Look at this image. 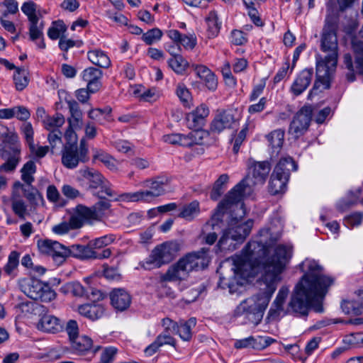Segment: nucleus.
Masks as SVG:
<instances>
[{
    "label": "nucleus",
    "instance_id": "nucleus-43",
    "mask_svg": "<svg viewBox=\"0 0 363 363\" xmlns=\"http://www.w3.org/2000/svg\"><path fill=\"white\" fill-rule=\"evenodd\" d=\"M277 340L269 336H251V348L256 350H263Z\"/></svg>",
    "mask_w": 363,
    "mask_h": 363
},
{
    "label": "nucleus",
    "instance_id": "nucleus-33",
    "mask_svg": "<svg viewBox=\"0 0 363 363\" xmlns=\"http://www.w3.org/2000/svg\"><path fill=\"white\" fill-rule=\"evenodd\" d=\"M168 65L178 74H184L189 66V62L180 55H176L169 59Z\"/></svg>",
    "mask_w": 363,
    "mask_h": 363
},
{
    "label": "nucleus",
    "instance_id": "nucleus-6",
    "mask_svg": "<svg viewBox=\"0 0 363 363\" xmlns=\"http://www.w3.org/2000/svg\"><path fill=\"white\" fill-rule=\"evenodd\" d=\"M167 182V180L164 178L146 180L143 182V186L146 188L145 189L123 194L120 196L119 199L128 202L150 203L164 193V186Z\"/></svg>",
    "mask_w": 363,
    "mask_h": 363
},
{
    "label": "nucleus",
    "instance_id": "nucleus-55",
    "mask_svg": "<svg viewBox=\"0 0 363 363\" xmlns=\"http://www.w3.org/2000/svg\"><path fill=\"white\" fill-rule=\"evenodd\" d=\"M111 109H109L106 113L99 108L92 109L89 112V117L95 120L99 123H103L104 120L110 121L111 120Z\"/></svg>",
    "mask_w": 363,
    "mask_h": 363
},
{
    "label": "nucleus",
    "instance_id": "nucleus-41",
    "mask_svg": "<svg viewBox=\"0 0 363 363\" xmlns=\"http://www.w3.org/2000/svg\"><path fill=\"white\" fill-rule=\"evenodd\" d=\"M21 179L28 185L34 181V174L36 172V165L32 160L27 162L21 169Z\"/></svg>",
    "mask_w": 363,
    "mask_h": 363
},
{
    "label": "nucleus",
    "instance_id": "nucleus-30",
    "mask_svg": "<svg viewBox=\"0 0 363 363\" xmlns=\"http://www.w3.org/2000/svg\"><path fill=\"white\" fill-rule=\"evenodd\" d=\"M70 342L72 349L77 354L87 352L92 347V340L86 335L78 336Z\"/></svg>",
    "mask_w": 363,
    "mask_h": 363
},
{
    "label": "nucleus",
    "instance_id": "nucleus-10",
    "mask_svg": "<svg viewBox=\"0 0 363 363\" xmlns=\"http://www.w3.org/2000/svg\"><path fill=\"white\" fill-rule=\"evenodd\" d=\"M78 174L81 177L89 183L90 189L101 188V191L99 192V197L104 198L105 196L117 199L115 198L116 194L111 188L108 182L105 180L104 177L97 170L84 167L79 170Z\"/></svg>",
    "mask_w": 363,
    "mask_h": 363
},
{
    "label": "nucleus",
    "instance_id": "nucleus-57",
    "mask_svg": "<svg viewBox=\"0 0 363 363\" xmlns=\"http://www.w3.org/2000/svg\"><path fill=\"white\" fill-rule=\"evenodd\" d=\"M289 289L286 286H282L274 301V305L276 307L277 311H280L283 310L284 303L286 297L288 296Z\"/></svg>",
    "mask_w": 363,
    "mask_h": 363
},
{
    "label": "nucleus",
    "instance_id": "nucleus-47",
    "mask_svg": "<svg viewBox=\"0 0 363 363\" xmlns=\"http://www.w3.org/2000/svg\"><path fill=\"white\" fill-rule=\"evenodd\" d=\"M0 138L2 139L4 147H7L8 143H13L18 140V135L13 130H10L6 126L0 123Z\"/></svg>",
    "mask_w": 363,
    "mask_h": 363
},
{
    "label": "nucleus",
    "instance_id": "nucleus-9",
    "mask_svg": "<svg viewBox=\"0 0 363 363\" xmlns=\"http://www.w3.org/2000/svg\"><path fill=\"white\" fill-rule=\"evenodd\" d=\"M21 291L28 297L43 302H50L56 298L55 291L48 284L38 279L22 278L18 281Z\"/></svg>",
    "mask_w": 363,
    "mask_h": 363
},
{
    "label": "nucleus",
    "instance_id": "nucleus-59",
    "mask_svg": "<svg viewBox=\"0 0 363 363\" xmlns=\"http://www.w3.org/2000/svg\"><path fill=\"white\" fill-rule=\"evenodd\" d=\"M293 70H291V67H290L289 60L287 59L284 63L282 65L281 67L278 70L277 74L274 77V82L275 83H279L282 79H284L288 74H291Z\"/></svg>",
    "mask_w": 363,
    "mask_h": 363
},
{
    "label": "nucleus",
    "instance_id": "nucleus-35",
    "mask_svg": "<svg viewBox=\"0 0 363 363\" xmlns=\"http://www.w3.org/2000/svg\"><path fill=\"white\" fill-rule=\"evenodd\" d=\"M18 11V4L16 0H4L0 2V21L1 23H9L3 18L9 14H14Z\"/></svg>",
    "mask_w": 363,
    "mask_h": 363
},
{
    "label": "nucleus",
    "instance_id": "nucleus-37",
    "mask_svg": "<svg viewBox=\"0 0 363 363\" xmlns=\"http://www.w3.org/2000/svg\"><path fill=\"white\" fill-rule=\"evenodd\" d=\"M60 291L65 294H71L74 296L83 297L87 296L84 286L79 282L67 283L60 288Z\"/></svg>",
    "mask_w": 363,
    "mask_h": 363
},
{
    "label": "nucleus",
    "instance_id": "nucleus-42",
    "mask_svg": "<svg viewBox=\"0 0 363 363\" xmlns=\"http://www.w3.org/2000/svg\"><path fill=\"white\" fill-rule=\"evenodd\" d=\"M53 254L51 255L53 261L58 265L62 264L67 257H70V247L59 243L56 245Z\"/></svg>",
    "mask_w": 363,
    "mask_h": 363
},
{
    "label": "nucleus",
    "instance_id": "nucleus-52",
    "mask_svg": "<svg viewBox=\"0 0 363 363\" xmlns=\"http://www.w3.org/2000/svg\"><path fill=\"white\" fill-rule=\"evenodd\" d=\"M116 236L113 234L106 235L91 240V245L94 249H99L114 242Z\"/></svg>",
    "mask_w": 363,
    "mask_h": 363
},
{
    "label": "nucleus",
    "instance_id": "nucleus-50",
    "mask_svg": "<svg viewBox=\"0 0 363 363\" xmlns=\"http://www.w3.org/2000/svg\"><path fill=\"white\" fill-rule=\"evenodd\" d=\"M38 357L45 361H55L60 358L61 350L55 347H47Z\"/></svg>",
    "mask_w": 363,
    "mask_h": 363
},
{
    "label": "nucleus",
    "instance_id": "nucleus-46",
    "mask_svg": "<svg viewBox=\"0 0 363 363\" xmlns=\"http://www.w3.org/2000/svg\"><path fill=\"white\" fill-rule=\"evenodd\" d=\"M176 94L185 106H189L191 100V95L184 83H178L176 87Z\"/></svg>",
    "mask_w": 363,
    "mask_h": 363
},
{
    "label": "nucleus",
    "instance_id": "nucleus-11",
    "mask_svg": "<svg viewBox=\"0 0 363 363\" xmlns=\"http://www.w3.org/2000/svg\"><path fill=\"white\" fill-rule=\"evenodd\" d=\"M313 109L310 106H304L294 116L291 122L289 133L295 138L303 135L308 130L311 118Z\"/></svg>",
    "mask_w": 363,
    "mask_h": 363
},
{
    "label": "nucleus",
    "instance_id": "nucleus-27",
    "mask_svg": "<svg viewBox=\"0 0 363 363\" xmlns=\"http://www.w3.org/2000/svg\"><path fill=\"white\" fill-rule=\"evenodd\" d=\"M89 61L100 67L107 68L111 65V60L107 54L99 49H94L87 52Z\"/></svg>",
    "mask_w": 363,
    "mask_h": 363
},
{
    "label": "nucleus",
    "instance_id": "nucleus-2",
    "mask_svg": "<svg viewBox=\"0 0 363 363\" xmlns=\"http://www.w3.org/2000/svg\"><path fill=\"white\" fill-rule=\"evenodd\" d=\"M247 165V177L232 189L218 203L211 220L205 226L206 229L210 226L215 229L222 220L224 214H228V227L217 245L220 251L234 250L236 245L242 243L250 234L253 220L249 219L242 221L246 214L242 201L251 194L254 186L265 182L271 170L270 164L266 161L256 162L250 160Z\"/></svg>",
    "mask_w": 363,
    "mask_h": 363
},
{
    "label": "nucleus",
    "instance_id": "nucleus-53",
    "mask_svg": "<svg viewBox=\"0 0 363 363\" xmlns=\"http://www.w3.org/2000/svg\"><path fill=\"white\" fill-rule=\"evenodd\" d=\"M162 33L159 28L149 30L142 36V39L147 45L153 44L160 40Z\"/></svg>",
    "mask_w": 363,
    "mask_h": 363
},
{
    "label": "nucleus",
    "instance_id": "nucleus-29",
    "mask_svg": "<svg viewBox=\"0 0 363 363\" xmlns=\"http://www.w3.org/2000/svg\"><path fill=\"white\" fill-rule=\"evenodd\" d=\"M18 264L19 254L16 251H12L8 257L7 262L3 267L4 274L11 278H14L17 275Z\"/></svg>",
    "mask_w": 363,
    "mask_h": 363
},
{
    "label": "nucleus",
    "instance_id": "nucleus-34",
    "mask_svg": "<svg viewBox=\"0 0 363 363\" xmlns=\"http://www.w3.org/2000/svg\"><path fill=\"white\" fill-rule=\"evenodd\" d=\"M13 78L16 89L18 91L23 90L28 84V72L23 67L16 68Z\"/></svg>",
    "mask_w": 363,
    "mask_h": 363
},
{
    "label": "nucleus",
    "instance_id": "nucleus-16",
    "mask_svg": "<svg viewBox=\"0 0 363 363\" xmlns=\"http://www.w3.org/2000/svg\"><path fill=\"white\" fill-rule=\"evenodd\" d=\"M191 67L208 89L210 91L216 89L218 86L217 77L208 67L203 65L195 64H193Z\"/></svg>",
    "mask_w": 363,
    "mask_h": 363
},
{
    "label": "nucleus",
    "instance_id": "nucleus-5",
    "mask_svg": "<svg viewBox=\"0 0 363 363\" xmlns=\"http://www.w3.org/2000/svg\"><path fill=\"white\" fill-rule=\"evenodd\" d=\"M210 262L208 250L202 248L198 252L189 253L172 265L165 274L167 281H178L186 279L189 273L206 268Z\"/></svg>",
    "mask_w": 363,
    "mask_h": 363
},
{
    "label": "nucleus",
    "instance_id": "nucleus-64",
    "mask_svg": "<svg viewBox=\"0 0 363 363\" xmlns=\"http://www.w3.org/2000/svg\"><path fill=\"white\" fill-rule=\"evenodd\" d=\"M117 349L114 347L104 348L101 356V363H111L116 355Z\"/></svg>",
    "mask_w": 363,
    "mask_h": 363
},
{
    "label": "nucleus",
    "instance_id": "nucleus-49",
    "mask_svg": "<svg viewBox=\"0 0 363 363\" xmlns=\"http://www.w3.org/2000/svg\"><path fill=\"white\" fill-rule=\"evenodd\" d=\"M37 4L32 1H28L23 4L21 6L22 12L28 16L30 23H38V18L35 16V9Z\"/></svg>",
    "mask_w": 363,
    "mask_h": 363
},
{
    "label": "nucleus",
    "instance_id": "nucleus-17",
    "mask_svg": "<svg viewBox=\"0 0 363 363\" xmlns=\"http://www.w3.org/2000/svg\"><path fill=\"white\" fill-rule=\"evenodd\" d=\"M84 225V222L76 207L74 213L71 216L69 221H63L52 228V231L56 234L62 235L67 233L69 230L80 228Z\"/></svg>",
    "mask_w": 363,
    "mask_h": 363
},
{
    "label": "nucleus",
    "instance_id": "nucleus-12",
    "mask_svg": "<svg viewBox=\"0 0 363 363\" xmlns=\"http://www.w3.org/2000/svg\"><path fill=\"white\" fill-rule=\"evenodd\" d=\"M110 206L109 201L101 200L91 208L82 205H79L77 208L84 223L101 220L109 213Z\"/></svg>",
    "mask_w": 363,
    "mask_h": 363
},
{
    "label": "nucleus",
    "instance_id": "nucleus-19",
    "mask_svg": "<svg viewBox=\"0 0 363 363\" xmlns=\"http://www.w3.org/2000/svg\"><path fill=\"white\" fill-rule=\"evenodd\" d=\"M313 75V69L302 70L296 77L291 86V93L297 96L301 94L310 85Z\"/></svg>",
    "mask_w": 363,
    "mask_h": 363
},
{
    "label": "nucleus",
    "instance_id": "nucleus-45",
    "mask_svg": "<svg viewBox=\"0 0 363 363\" xmlns=\"http://www.w3.org/2000/svg\"><path fill=\"white\" fill-rule=\"evenodd\" d=\"M65 123V118L62 114L56 113L52 116H48L45 119L43 125L48 130H56Z\"/></svg>",
    "mask_w": 363,
    "mask_h": 363
},
{
    "label": "nucleus",
    "instance_id": "nucleus-60",
    "mask_svg": "<svg viewBox=\"0 0 363 363\" xmlns=\"http://www.w3.org/2000/svg\"><path fill=\"white\" fill-rule=\"evenodd\" d=\"M245 6L248 9V16L253 23H258L260 21L259 13L257 9L255 7V3L252 0H242Z\"/></svg>",
    "mask_w": 363,
    "mask_h": 363
},
{
    "label": "nucleus",
    "instance_id": "nucleus-23",
    "mask_svg": "<svg viewBox=\"0 0 363 363\" xmlns=\"http://www.w3.org/2000/svg\"><path fill=\"white\" fill-rule=\"evenodd\" d=\"M112 306L118 311H123L127 309L131 303L128 293L123 289H115L110 294Z\"/></svg>",
    "mask_w": 363,
    "mask_h": 363
},
{
    "label": "nucleus",
    "instance_id": "nucleus-39",
    "mask_svg": "<svg viewBox=\"0 0 363 363\" xmlns=\"http://www.w3.org/2000/svg\"><path fill=\"white\" fill-rule=\"evenodd\" d=\"M228 179V175L223 174L216 181L210 195L213 200H218L222 195L226 188Z\"/></svg>",
    "mask_w": 363,
    "mask_h": 363
},
{
    "label": "nucleus",
    "instance_id": "nucleus-61",
    "mask_svg": "<svg viewBox=\"0 0 363 363\" xmlns=\"http://www.w3.org/2000/svg\"><path fill=\"white\" fill-rule=\"evenodd\" d=\"M247 127L242 128L237 135L232 139L233 143V152L237 154L239 152L240 145L246 138Z\"/></svg>",
    "mask_w": 363,
    "mask_h": 363
},
{
    "label": "nucleus",
    "instance_id": "nucleus-63",
    "mask_svg": "<svg viewBox=\"0 0 363 363\" xmlns=\"http://www.w3.org/2000/svg\"><path fill=\"white\" fill-rule=\"evenodd\" d=\"M28 147L31 155L37 159L43 158L49 151L48 146H38L35 145L34 143L29 145Z\"/></svg>",
    "mask_w": 363,
    "mask_h": 363
},
{
    "label": "nucleus",
    "instance_id": "nucleus-62",
    "mask_svg": "<svg viewBox=\"0 0 363 363\" xmlns=\"http://www.w3.org/2000/svg\"><path fill=\"white\" fill-rule=\"evenodd\" d=\"M81 45L80 41L68 39L65 35L63 38L62 37L59 41V48L64 52H67L69 49L74 47H80Z\"/></svg>",
    "mask_w": 363,
    "mask_h": 363
},
{
    "label": "nucleus",
    "instance_id": "nucleus-56",
    "mask_svg": "<svg viewBox=\"0 0 363 363\" xmlns=\"http://www.w3.org/2000/svg\"><path fill=\"white\" fill-rule=\"evenodd\" d=\"M160 91L155 87L145 90L140 95L141 100L147 102H155L160 97Z\"/></svg>",
    "mask_w": 363,
    "mask_h": 363
},
{
    "label": "nucleus",
    "instance_id": "nucleus-22",
    "mask_svg": "<svg viewBox=\"0 0 363 363\" xmlns=\"http://www.w3.org/2000/svg\"><path fill=\"white\" fill-rule=\"evenodd\" d=\"M37 328L43 332L56 333L62 330L63 323L58 318L50 314H45L40 317Z\"/></svg>",
    "mask_w": 363,
    "mask_h": 363
},
{
    "label": "nucleus",
    "instance_id": "nucleus-1",
    "mask_svg": "<svg viewBox=\"0 0 363 363\" xmlns=\"http://www.w3.org/2000/svg\"><path fill=\"white\" fill-rule=\"evenodd\" d=\"M277 222L279 226L260 230L257 240L250 241L240 255L227 259V262H231L233 277H220L218 284L220 288L228 289L230 294L237 292L250 278L262 273L260 293L241 302L238 307V312L262 316L278 283L281 280V274L292 257L291 245L274 247L281 230L280 222Z\"/></svg>",
    "mask_w": 363,
    "mask_h": 363
},
{
    "label": "nucleus",
    "instance_id": "nucleus-13",
    "mask_svg": "<svg viewBox=\"0 0 363 363\" xmlns=\"http://www.w3.org/2000/svg\"><path fill=\"white\" fill-rule=\"evenodd\" d=\"M353 50L354 52L355 69L354 68L352 56L350 54L344 55V64L349 71L346 74V77L349 82L355 80L354 70L357 73L363 74V42L354 43Z\"/></svg>",
    "mask_w": 363,
    "mask_h": 363
},
{
    "label": "nucleus",
    "instance_id": "nucleus-21",
    "mask_svg": "<svg viewBox=\"0 0 363 363\" xmlns=\"http://www.w3.org/2000/svg\"><path fill=\"white\" fill-rule=\"evenodd\" d=\"M7 152L9 150L11 156L5 163L0 165L1 172H10L13 171L20 160V144L18 140L13 143H8L7 147L4 148Z\"/></svg>",
    "mask_w": 363,
    "mask_h": 363
},
{
    "label": "nucleus",
    "instance_id": "nucleus-48",
    "mask_svg": "<svg viewBox=\"0 0 363 363\" xmlns=\"http://www.w3.org/2000/svg\"><path fill=\"white\" fill-rule=\"evenodd\" d=\"M60 242L51 240H40L38 241V247L40 253L51 257L53 254L56 245Z\"/></svg>",
    "mask_w": 363,
    "mask_h": 363
},
{
    "label": "nucleus",
    "instance_id": "nucleus-15",
    "mask_svg": "<svg viewBox=\"0 0 363 363\" xmlns=\"http://www.w3.org/2000/svg\"><path fill=\"white\" fill-rule=\"evenodd\" d=\"M236 123L233 111H221L218 112L213 119L210 130L213 133H220L225 129H230Z\"/></svg>",
    "mask_w": 363,
    "mask_h": 363
},
{
    "label": "nucleus",
    "instance_id": "nucleus-32",
    "mask_svg": "<svg viewBox=\"0 0 363 363\" xmlns=\"http://www.w3.org/2000/svg\"><path fill=\"white\" fill-rule=\"evenodd\" d=\"M94 160H99L110 170L116 171L118 168V162L111 155L101 150H96L93 155Z\"/></svg>",
    "mask_w": 363,
    "mask_h": 363
},
{
    "label": "nucleus",
    "instance_id": "nucleus-7",
    "mask_svg": "<svg viewBox=\"0 0 363 363\" xmlns=\"http://www.w3.org/2000/svg\"><path fill=\"white\" fill-rule=\"evenodd\" d=\"M297 169V164L290 157L280 159L271 176L269 184V191L273 194L284 193L286 189V184L289 179L291 171Z\"/></svg>",
    "mask_w": 363,
    "mask_h": 363
},
{
    "label": "nucleus",
    "instance_id": "nucleus-28",
    "mask_svg": "<svg viewBox=\"0 0 363 363\" xmlns=\"http://www.w3.org/2000/svg\"><path fill=\"white\" fill-rule=\"evenodd\" d=\"M13 186L15 189L21 188L24 196L32 204L37 205L40 201H43V197L41 194L31 184H27V186H23L20 182H16L14 184Z\"/></svg>",
    "mask_w": 363,
    "mask_h": 363
},
{
    "label": "nucleus",
    "instance_id": "nucleus-14",
    "mask_svg": "<svg viewBox=\"0 0 363 363\" xmlns=\"http://www.w3.org/2000/svg\"><path fill=\"white\" fill-rule=\"evenodd\" d=\"M111 254V250L108 248L100 252L95 251L93 245H91V241L86 245H72L70 246V257L80 259H105L109 257Z\"/></svg>",
    "mask_w": 363,
    "mask_h": 363
},
{
    "label": "nucleus",
    "instance_id": "nucleus-54",
    "mask_svg": "<svg viewBox=\"0 0 363 363\" xmlns=\"http://www.w3.org/2000/svg\"><path fill=\"white\" fill-rule=\"evenodd\" d=\"M185 140V135L184 134L173 133L163 136V140L165 143L172 145H179L184 147H186L188 144Z\"/></svg>",
    "mask_w": 363,
    "mask_h": 363
},
{
    "label": "nucleus",
    "instance_id": "nucleus-31",
    "mask_svg": "<svg viewBox=\"0 0 363 363\" xmlns=\"http://www.w3.org/2000/svg\"><path fill=\"white\" fill-rule=\"evenodd\" d=\"M194 130L185 135V139L188 143L186 147H191L194 145H203L204 140L208 137V133L201 128H194Z\"/></svg>",
    "mask_w": 363,
    "mask_h": 363
},
{
    "label": "nucleus",
    "instance_id": "nucleus-38",
    "mask_svg": "<svg viewBox=\"0 0 363 363\" xmlns=\"http://www.w3.org/2000/svg\"><path fill=\"white\" fill-rule=\"evenodd\" d=\"M199 203L198 201H194L184 206L178 216L186 220H192L199 215Z\"/></svg>",
    "mask_w": 363,
    "mask_h": 363
},
{
    "label": "nucleus",
    "instance_id": "nucleus-18",
    "mask_svg": "<svg viewBox=\"0 0 363 363\" xmlns=\"http://www.w3.org/2000/svg\"><path fill=\"white\" fill-rule=\"evenodd\" d=\"M209 115V109L205 104H201L195 110L186 115L187 125L189 128H202L206 118Z\"/></svg>",
    "mask_w": 363,
    "mask_h": 363
},
{
    "label": "nucleus",
    "instance_id": "nucleus-20",
    "mask_svg": "<svg viewBox=\"0 0 363 363\" xmlns=\"http://www.w3.org/2000/svg\"><path fill=\"white\" fill-rule=\"evenodd\" d=\"M81 76L82 79L87 83V89L91 93H95L100 89L102 77L101 69L90 67L85 69Z\"/></svg>",
    "mask_w": 363,
    "mask_h": 363
},
{
    "label": "nucleus",
    "instance_id": "nucleus-3",
    "mask_svg": "<svg viewBox=\"0 0 363 363\" xmlns=\"http://www.w3.org/2000/svg\"><path fill=\"white\" fill-rule=\"evenodd\" d=\"M301 267L304 275L295 286L289 310L306 315L310 308L324 298L333 279L323 274V267L315 260L306 259Z\"/></svg>",
    "mask_w": 363,
    "mask_h": 363
},
{
    "label": "nucleus",
    "instance_id": "nucleus-25",
    "mask_svg": "<svg viewBox=\"0 0 363 363\" xmlns=\"http://www.w3.org/2000/svg\"><path fill=\"white\" fill-rule=\"evenodd\" d=\"M78 313L90 320H95L101 318L104 313V308L99 304H82L78 306Z\"/></svg>",
    "mask_w": 363,
    "mask_h": 363
},
{
    "label": "nucleus",
    "instance_id": "nucleus-24",
    "mask_svg": "<svg viewBox=\"0 0 363 363\" xmlns=\"http://www.w3.org/2000/svg\"><path fill=\"white\" fill-rule=\"evenodd\" d=\"M79 162H82L81 154L76 145H66L62 152V162L69 169L75 168Z\"/></svg>",
    "mask_w": 363,
    "mask_h": 363
},
{
    "label": "nucleus",
    "instance_id": "nucleus-36",
    "mask_svg": "<svg viewBox=\"0 0 363 363\" xmlns=\"http://www.w3.org/2000/svg\"><path fill=\"white\" fill-rule=\"evenodd\" d=\"M267 138L273 152H279L284 143V131L281 129L275 130L270 133Z\"/></svg>",
    "mask_w": 363,
    "mask_h": 363
},
{
    "label": "nucleus",
    "instance_id": "nucleus-40",
    "mask_svg": "<svg viewBox=\"0 0 363 363\" xmlns=\"http://www.w3.org/2000/svg\"><path fill=\"white\" fill-rule=\"evenodd\" d=\"M360 189H357L354 192L350 191L348 194L347 201L341 200L337 203V208L340 211H343L352 205L357 204L358 203H363V199H360L359 198V195L360 194Z\"/></svg>",
    "mask_w": 363,
    "mask_h": 363
},
{
    "label": "nucleus",
    "instance_id": "nucleus-8",
    "mask_svg": "<svg viewBox=\"0 0 363 363\" xmlns=\"http://www.w3.org/2000/svg\"><path fill=\"white\" fill-rule=\"evenodd\" d=\"M181 250L180 244L177 241L164 242L157 246L143 264L146 269L158 268L170 262Z\"/></svg>",
    "mask_w": 363,
    "mask_h": 363
},
{
    "label": "nucleus",
    "instance_id": "nucleus-44",
    "mask_svg": "<svg viewBox=\"0 0 363 363\" xmlns=\"http://www.w3.org/2000/svg\"><path fill=\"white\" fill-rule=\"evenodd\" d=\"M11 208L13 213L21 220H25L29 214L27 206L22 199H18L13 196L11 199Z\"/></svg>",
    "mask_w": 363,
    "mask_h": 363
},
{
    "label": "nucleus",
    "instance_id": "nucleus-4",
    "mask_svg": "<svg viewBox=\"0 0 363 363\" xmlns=\"http://www.w3.org/2000/svg\"><path fill=\"white\" fill-rule=\"evenodd\" d=\"M334 24H327L323 28L321 39V50L328 52L324 58L316 56V79L313 89L308 94V99L317 94L319 89L330 87L331 77L335 71L337 63V40Z\"/></svg>",
    "mask_w": 363,
    "mask_h": 363
},
{
    "label": "nucleus",
    "instance_id": "nucleus-51",
    "mask_svg": "<svg viewBox=\"0 0 363 363\" xmlns=\"http://www.w3.org/2000/svg\"><path fill=\"white\" fill-rule=\"evenodd\" d=\"M67 31V27L65 24H53L51 26L48 31V35L52 40H56L57 38H61L65 36V33Z\"/></svg>",
    "mask_w": 363,
    "mask_h": 363
},
{
    "label": "nucleus",
    "instance_id": "nucleus-58",
    "mask_svg": "<svg viewBox=\"0 0 363 363\" xmlns=\"http://www.w3.org/2000/svg\"><path fill=\"white\" fill-rule=\"evenodd\" d=\"M363 219V214L361 213H354L347 216L344 220V224L348 228H352L361 224Z\"/></svg>",
    "mask_w": 363,
    "mask_h": 363
},
{
    "label": "nucleus",
    "instance_id": "nucleus-26",
    "mask_svg": "<svg viewBox=\"0 0 363 363\" xmlns=\"http://www.w3.org/2000/svg\"><path fill=\"white\" fill-rule=\"evenodd\" d=\"M196 324L195 318H191L186 321L180 320L177 325L174 334H177L184 341H189L192 337V329Z\"/></svg>",
    "mask_w": 363,
    "mask_h": 363
}]
</instances>
